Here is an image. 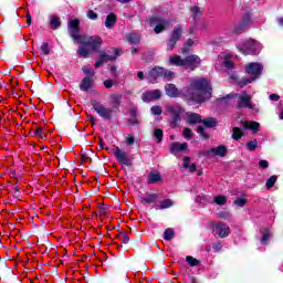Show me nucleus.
Segmentation results:
<instances>
[{"label":"nucleus","mask_w":283,"mask_h":283,"mask_svg":"<svg viewBox=\"0 0 283 283\" xmlns=\"http://www.w3.org/2000/svg\"><path fill=\"white\" fill-rule=\"evenodd\" d=\"M134 143H136V138H134L133 135H128L126 137V145L132 146V145H134Z\"/></svg>","instance_id":"obj_52"},{"label":"nucleus","mask_w":283,"mask_h":283,"mask_svg":"<svg viewBox=\"0 0 283 283\" xmlns=\"http://www.w3.org/2000/svg\"><path fill=\"white\" fill-rule=\"evenodd\" d=\"M175 73L170 70L164 69L161 78H165L166 81H174Z\"/></svg>","instance_id":"obj_34"},{"label":"nucleus","mask_w":283,"mask_h":283,"mask_svg":"<svg viewBox=\"0 0 283 283\" xmlns=\"http://www.w3.org/2000/svg\"><path fill=\"white\" fill-rule=\"evenodd\" d=\"M202 123L205 127H216V125H218V122L213 117L206 118L202 120Z\"/></svg>","instance_id":"obj_36"},{"label":"nucleus","mask_w":283,"mask_h":283,"mask_svg":"<svg viewBox=\"0 0 283 283\" xmlns=\"http://www.w3.org/2000/svg\"><path fill=\"white\" fill-rule=\"evenodd\" d=\"M259 167H261L262 169H268L269 168V161L260 160L259 161Z\"/></svg>","instance_id":"obj_58"},{"label":"nucleus","mask_w":283,"mask_h":283,"mask_svg":"<svg viewBox=\"0 0 283 283\" xmlns=\"http://www.w3.org/2000/svg\"><path fill=\"white\" fill-rule=\"evenodd\" d=\"M210 154H213L214 156H221L224 157L227 156V147L226 146H218L216 148H212L210 150Z\"/></svg>","instance_id":"obj_25"},{"label":"nucleus","mask_w":283,"mask_h":283,"mask_svg":"<svg viewBox=\"0 0 283 283\" xmlns=\"http://www.w3.org/2000/svg\"><path fill=\"white\" fill-rule=\"evenodd\" d=\"M82 71L84 72V74H86V76H94V71L90 70V67L87 66H83Z\"/></svg>","instance_id":"obj_54"},{"label":"nucleus","mask_w":283,"mask_h":283,"mask_svg":"<svg viewBox=\"0 0 283 283\" xmlns=\"http://www.w3.org/2000/svg\"><path fill=\"white\" fill-rule=\"evenodd\" d=\"M155 138H157V143L163 142V129L160 128L155 129Z\"/></svg>","instance_id":"obj_45"},{"label":"nucleus","mask_w":283,"mask_h":283,"mask_svg":"<svg viewBox=\"0 0 283 283\" xmlns=\"http://www.w3.org/2000/svg\"><path fill=\"white\" fill-rule=\"evenodd\" d=\"M262 64L258 62H251L245 65V73L250 74L251 77H243L238 82L239 87H247V85L258 81L262 76Z\"/></svg>","instance_id":"obj_4"},{"label":"nucleus","mask_w":283,"mask_h":283,"mask_svg":"<svg viewBox=\"0 0 283 283\" xmlns=\"http://www.w3.org/2000/svg\"><path fill=\"white\" fill-rule=\"evenodd\" d=\"M78 25H81V21L78 19H72L67 22L69 34L75 42H77L83 36L80 34Z\"/></svg>","instance_id":"obj_10"},{"label":"nucleus","mask_w":283,"mask_h":283,"mask_svg":"<svg viewBox=\"0 0 283 283\" xmlns=\"http://www.w3.org/2000/svg\"><path fill=\"white\" fill-rule=\"evenodd\" d=\"M140 202L143 205H156V202H158V195L150 193L147 197L142 198Z\"/></svg>","instance_id":"obj_19"},{"label":"nucleus","mask_w":283,"mask_h":283,"mask_svg":"<svg viewBox=\"0 0 283 283\" xmlns=\"http://www.w3.org/2000/svg\"><path fill=\"white\" fill-rule=\"evenodd\" d=\"M247 149H249V151H255V149H258V139L248 142L245 144Z\"/></svg>","instance_id":"obj_38"},{"label":"nucleus","mask_w":283,"mask_h":283,"mask_svg":"<svg viewBox=\"0 0 283 283\" xmlns=\"http://www.w3.org/2000/svg\"><path fill=\"white\" fill-rule=\"evenodd\" d=\"M184 169H189L190 172L196 171L197 167H196V164H191V158L189 157L184 158Z\"/></svg>","instance_id":"obj_28"},{"label":"nucleus","mask_w":283,"mask_h":283,"mask_svg":"<svg viewBox=\"0 0 283 283\" xmlns=\"http://www.w3.org/2000/svg\"><path fill=\"white\" fill-rule=\"evenodd\" d=\"M176 237V232L171 228H167L164 232V240H167V242L174 240Z\"/></svg>","instance_id":"obj_30"},{"label":"nucleus","mask_w":283,"mask_h":283,"mask_svg":"<svg viewBox=\"0 0 283 283\" xmlns=\"http://www.w3.org/2000/svg\"><path fill=\"white\" fill-rule=\"evenodd\" d=\"M238 50L242 52V54L249 55H255L259 52H262V44L255 40H242L239 43H237Z\"/></svg>","instance_id":"obj_6"},{"label":"nucleus","mask_w":283,"mask_h":283,"mask_svg":"<svg viewBox=\"0 0 283 283\" xmlns=\"http://www.w3.org/2000/svg\"><path fill=\"white\" fill-rule=\"evenodd\" d=\"M76 43L82 44L77 51L80 56L87 59V56H90V52H98V50H101V45H103V39L98 35L83 34V36Z\"/></svg>","instance_id":"obj_2"},{"label":"nucleus","mask_w":283,"mask_h":283,"mask_svg":"<svg viewBox=\"0 0 283 283\" xmlns=\"http://www.w3.org/2000/svg\"><path fill=\"white\" fill-rule=\"evenodd\" d=\"M92 106L101 118H104V120H112V114H114V109L107 108L105 105L96 101L92 102Z\"/></svg>","instance_id":"obj_9"},{"label":"nucleus","mask_w":283,"mask_h":283,"mask_svg":"<svg viewBox=\"0 0 283 283\" xmlns=\"http://www.w3.org/2000/svg\"><path fill=\"white\" fill-rule=\"evenodd\" d=\"M169 65H175L176 67H185V70H197V67H200V63H202V60H200V56L196 54L188 55L185 59H181L180 55H174L170 56Z\"/></svg>","instance_id":"obj_3"},{"label":"nucleus","mask_w":283,"mask_h":283,"mask_svg":"<svg viewBox=\"0 0 283 283\" xmlns=\"http://www.w3.org/2000/svg\"><path fill=\"white\" fill-rule=\"evenodd\" d=\"M120 98H123V96L116 93L109 96V99L114 107H118L120 105Z\"/></svg>","instance_id":"obj_33"},{"label":"nucleus","mask_w":283,"mask_h":283,"mask_svg":"<svg viewBox=\"0 0 283 283\" xmlns=\"http://www.w3.org/2000/svg\"><path fill=\"white\" fill-rule=\"evenodd\" d=\"M166 112L172 116L170 120V127L172 129H176V127H178L180 123V117L182 116V113L185 111L178 104H172L166 106Z\"/></svg>","instance_id":"obj_7"},{"label":"nucleus","mask_w":283,"mask_h":283,"mask_svg":"<svg viewBox=\"0 0 283 283\" xmlns=\"http://www.w3.org/2000/svg\"><path fill=\"white\" fill-rule=\"evenodd\" d=\"M270 101H275V102L280 101V95H277L275 93L271 94L270 95Z\"/></svg>","instance_id":"obj_59"},{"label":"nucleus","mask_w":283,"mask_h":283,"mask_svg":"<svg viewBox=\"0 0 283 283\" xmlns=\"http://www.w3.org/2000/svg\"><path fill=\"white\" fill-rule=\"evenodd\" d=\"M213 231L216 232L217 235L220 238H229L231 233V228L224 222L217 223L212 226Z\"/></svg>","instance_id":"obj_13"},{"label":"nucleus","mask_w":283,"mask_h":283,"mask_svg":"<svg viewBox=\"0 0 283 283\" xmlns=\"http://www.w3.org/2000/svg\"><path fill=\"white\" fill-rule=\"evenodd\" d=\"M40 50H41V54H43L44 56H48V54H50V43L43 42L40 46Z\"/></svg>","instance_id":"obj_37"},{"label":"nucleus","mask_w":283,"mask_h":283,"mask_svg":"<svg viewBox=\"0 0 283 283\" xmlns=\"http://www.w3.org/2000/svg\"><path fill=\"white\" fill-rule=\"evenodd\" d=\"M27 25H32V15L30 13L27 14Z\"/></svg>","instance_id":"obj_60"},{"label":"nucleus","mask_w":283,"mask_h":283,"mask_svg":"<svg viewBox=\"0 0 283 283\" xmlns=\"http://www.w3.org/2000/svg\"><path fill=\"white\" fill-rule=\"evenodd\" d=\"M128 125L130 127H138V125H140V120H138V118L128 119Z\"/></svg>","instance_id":"obj_49"},{"label":"nucleus","mask_w":283,"mask_h":283,"mask_svg":"<svg viewBox=\"0 0 283 283\" xmlns=\"http://www.w3.org/2000/svg\"><path fill=\"white\" fill-rule=\"evenodd\" d=\"M116 21H117L116 14L109 13L105 20V28H107L108 30H112V28L116 25Z\"/></svg>","instance_id":"obj_21"},{"label":"nucleus","mask_w":283,"mask_h":283,"mask_svg":"<svg viewBox=\"0 0 283 283\" xmlns=\"http://www.w3.org/2000/svg\"><path fill=\"white\" fill-rule=\"evenodd\" d=\"M92 87V78L91 77H84L80 84V88L82 92H87Z\"/></svg>","instance_id":"obj_27"},{"label":"nucleus","mask_w":283,"mask_h":283,"mask_svg":"<svg viewBox=\"0 0 283 283\" xmlns=\"http://www.w3.org/2000/svg\"><path fill=\"white\" fill-rule=\"evenodd\" d=\"M160 180H163L160 172H156V171L149 172L148 185H156V182H160Z\"/></svg>","instance_id":"obj_22"},{"label":"nucleus","mask_w":283,"mask_h":283,"mask_svg":"<svg viewBox=\"0 0 283 283\" xmlns=\"http://www.w3.org/2000/svg\"><path fill=\"white\" fill-rule=\"evenodd\" d=\"M20 190L21 189L19 188V186L17 184H13L11 186V193H13V196H14V198H17V200H19V198H20V195H19Z\"/></svg>","instance_id":"obj_41"},{"label":"nucleus","mask_w":283,"mask_h":283,"mask_svg":"<svg viewBox=\"0 0 283 283\" xmlns=\"http://www.w3.org/2000/svg\"><path fill=\"white\" fill-rule=\"evenodd\" d=\"M197 133L199 134V136H201V138H205V139L209 138V135L205 133V127L202 126H199L197 128Z\"/></svg>","instance_id":"obj_46"},{"label":"nucleus","mask_w":283,"mask_h":283,"mask_svg":"<svg viewBox=\"0 0 283 283\" xmlns=\"http://www.w3.org/2000/svg\"><path fill=\"white\" fill-rule=\"evenodd\" d=\"M151 25H155L154 32L156 34H160V32H165L169 25H171V21L169 20H163L160 18H151L150 19Z\"/></svg>","instance_id":"obj_11"},{"label":"nucleus","mask_w":283,"mask_h":283,"mask_svg":"<svg viewBox=\"0 0 283 283\" xmlns=\"http://www.w3.org/2000/svg\"><path fill=\"white\" fill-rule=\"evenodd\" d=\"M230 78H232V81H238V73H231Z\"/></svg>","instance_id":"obj_63"},{"label":"nucleus","mask_w":283,"mask_h":283,"mask_svg":"<svg viewBox=\"0 0 283 283\" xmlns=\"http://www.w3.org/2000/svg\"><path fill=\"white\" fill-rule=\"evenodd\" d=\"M164 67L157 66L150 70L147 74L148 83H156L157 78L163 77Z\"/></svg>","instance_id":"obj_16"},{"label":"nucleus","mask_w":283,"mask_h":283,"mask_svg":"<svg viewBox=\"0 0 283 283\" xmlns=\"http://www.w3.org/2000/svg\"><path fill=\"white\" fill-rule=\"evenodd\" d=\"M50 28L51 30H59L61 28V19L56 15H51L50 17Z\"/></svg>","instance_id":"obj_26"},{"label":"nucleus","mask_w":283,"mask_h":283,"mask_svg":"<svg viewBox=\"0 0 283 283\" xmlns=\"http://www.w3.org/2000/svg\"><path fill=\"white\" fill-rule=\"evenodd\" d=\"M170 207H174V201L171 199H165L159 202V205L155 206L156 211H160L163 209H169Z\"/></svg>","instance_id":"obj_23"},{"label":"nucleus","mask_w":283,"mask_h":283,"mask_svg":"<svg viewBox=\"0 0 283 283\" xmlns=\"http://www.w3.org/2000/svg\"><path fill=\"white\" fill-rule=\"evenodd\" d=\"M241 126L244 129H251L254 134H258V129H260V123L258 122L242 120Z\"/></svg>","instance_id":"obj_18"},{"label":"nucleus","mask_w":283,"mask_h":283,"mask_svg":"<svg viewBox=\"0 0 283 283\" xmlns=\"http://www.w3.org/2000/svg\"><path fill=\"white\" fill-rule=\"evenodd\" d=\"M244 136V133H242V128L240 127H233L232 128V138L233 140H240Z\"/></svg>","instance_id":"obj_31"},{"label":"nucleus","mask_w":283,"mask_h":283,"mask_svg":"<svg viewBox=\"0 0 283 283\" xmlns=\"http://www.w3.org/2000/svg\"><path fill=\"white\" fill-rule=\"evenodd\" d=\"M163 96V92L160 90L147 91L142 94V101L144 103H151V101H158Z\"/></svg>","instance_id":"obj_14"},{"label":"nucleus","mask_w":283,"mask_h":283,"mask_svg":"<svg viewBox=\"0 0 283 283\" xmlns=\"http://www.w3.org/2000/svg\"><path fill=\"white\" fill-rule=\"evenodd\" d=\"M190 15L192 17L193 21H199L200 17H202V9L196 6L190 8Z\"/></svg>","instance_id":"obj_24"},{"label":"nucleus","mask_w":283,"mask_h":283,"mask_svg":"<svg viewBox=\"0 0 283 283\" xmlns=\"http://www.w3.org/2000/svg\"><path fill=\"white\" fill-rule=\"evenodd\" d=\"M231 98H238L237 107L239 109L247 108V109H253V104L251 103V95L247 92H242L241 94L230 93L226 97H222L219 99V103L221 105H229V101Z\"/></svg>","instance_id":"obj_5"},{"label":"nucleus","mask_w":283,"mask_h":283,"mask_svg":"<svg viewBox=\"0 0 283 283\" xmlns=\"http://www.w3.org/2000/svg\"><path fill=\"white\" fill-rule=\"evenodd\" d=\"M224 67H227V70H233L234 64L231 60H226L223 63Z\"/></svg>","instance_id":"obj_55"},{"label":"nucleus","mask_w":283,"mask_h":283,"mask_svg":"<svg viewBox=\"0 0 283 283\" xmlns=\"http://www.w3.org/2000/svg\"><path fill=\"white\" fill-rule=\"evenodd\" d=\"M128 42H130L133 45H138L140 43V35L137 33H129Z\"/></svg>","instance_id":"obj_32"},{"label":"nucleus","mask_w":283,"mask_h":283,"mask_svg":"<svg viewBox=\"0 0 283 283\" xmlns=\"http://www.w3.org/2000/svg\"><path fill=\"white\" fill-rule=\"evenodd\" d=\"M234 205L237 207H244V205H247V199H244V198H237L235 201H234Z\"/></svg>","instance_id":"obj_47"},{"label":"nucleus","mask_w":283,"mask_h":283,"mask_svg":"<svg viewBox=\"0 0 283 283\" xmlns=\"http://www.w3.org/2000/svg\"><path fill=\"white\" fill-rule=\"evenodd\" d=\"M87 19H91L92 21H96L98 19V14H96V12L90 10L87 12Z\"/></svg>","instance_id":"obj_50"},{"label":"nucleus","mask_w":283,"mask_h":283,"mask_svg":"<svg viewBox=\"0 0 283 283\" xmlns=\"http://www.w3.org/2000/svg\"><path fill=\"white\" fill-rule=\"evenodd\" d=\"M218 218H221V220H229L231 218V214L227 211H221L218 213Z\"/></svg>","instance_id":"obj_48"},{"label":"nucleus","mask_w":283,"mask_h":283,"mask_svg":"<svg viewBox=\"0 0 283 283\" xmlns=\"http://www.w3.org/2000/svg\"><path fill=\"white\" fill-rule=\"evenodd\" d=\"M137 77L139 78V81H144L145 80V73H143V71H139L137 73Z\"/></svg>","instance_id":"obj_62"},{"label":"nucleus","mask_w":283,"mask_h":283,"mask_svg":"<svg viewBox=\"0 0 283 283\" xmlns=\"http://www.w3.org/2000/svg\"><path fill=\"white\" fill-rule=\"evenodd\" d=\"M165 93L169 98H180L185 96L191 103H205L211 98V84L207 78L192 80L189 88L180 91L175 84H166Z\"/></svg>","instance_id":"obj_1"},{"label":"nucleus","mask_w":283,"mask_h":283,"mask_svg":"<svg viewBox=\"0 0 283 283\" xmlns=\"http://www.w3.org/2000/svg\"><path fill=\"white\" fill-rule=\"evenodd\" d=\"M113 156L117 159L119 165H125L126 167H132V158L127 156V153L125 150L119 149L118 147H115L113 149Z\"/></svg>","instance_id":"obj_12"},{"label":"nucleus","mask_w":283,"mask_h":283,"mask_svg":"<svg viewBox=\"0 0 283 283\" xmlns=\"http://www.w3.org/2000/svg\"><path fill=\"white\" fill-rule=\"evenodd\" d=\"M182 136H184V138H186V140H191V138L193 136V132H191L190 128H184Z\"/></svg>","instance_id":"obj_42"},{"label":"nucleus","mask_w":283,"mask_h":283,"mask_svg":"<svg viewBox=\"0 0 283 283\" xmlns=\"http://www.w3.org/2000/svg\"><path fill=\"white\" fill-rule=\"evenodd\" d=\"M109 71L112 72V74H114V76H116V66H111Z\"/></svg>","instance_id":"obj_64"},{"label":"nucleus","mask_w":283,"mask_h":283,"mask_svg":"<svg viewBox=\"0 0 283 283\" xmlns=\"http://www.w3.org/2000/svg\"><path fill=\"white\" fill-rule=\"evenodd\" d=\"M33 136H35L36 138H45V134L43 133V128L38 127V128L33 132Z\"/></svg>","instance_id":"obj_44"},{"label":"nucleus","mask_w":283,"mask_h":283,"mask_svg":"<svg viewBox=\"0 0 283 283\" xmlns=\"http://www.w3.org/2000/svg\"><path fill=\"white\" fill-rule=\"evenodd\" d=\"M120 240H122L123 244H129V237L126 233H123L120 235Z\"/></svg>","instance_id":"obj_56"},{"label":"nucleus","mask_w":283,"mask_h":283,"mask_svg":"<svg viewBox=\"0 0 283 283\" xmlns=\"http://www.w3.org/2000/svg\"><path fill=\"white\" fill-rule=\"evenodd\" d=\"M214 202H216V205H219L220 207H222V206L227 205V197H224V196H217L214 198Z\"/></svg>","instance_id":"obj_40"},{"label":"nucleus","mask_w":283,"mask_h":283,"mask_svg":"<svg viewBox=\"0 0 283 283\" xmlns=\"http://www.w3.org/2000/svg\"><path fill=\"white\" fill-rule=\"evenodd\" d=\"M186 262L189 263L190 266H198V264H200V261L191 255L186 256Z\"/></svg>","instance_id":"obj_39"},{"label":"nucleus","mask_w":283,"mask_h":283,"mask_svg":"<svg viewBox=\"0 0 283 283\" xmlns=\"http://www.w3.org/2000/svg\"><path fill=\"white\" fill-rule=\"evenodd\" d=\"M202 120V117L196 113H191L188 115V123L189 125H196Z\"/></svg>","instance_id":"obj_29"},{"label":"nucleus","mask_w":283,"mask_h":283,"mask_svg":"<svg viewBox=\"0 0 283 283\" xmlns=\"http://www.w3.org/2000/svg\"><path fill=\"white\" fill-rule=\"evenodd\" d=\"M182 36V27L178 24L174 28V30L170 33V38L167 41V52H171L174 48H176V43L180 41Z\"/></svg>","instance_id":"obj_8"},{"label":"nucleus","mask_w":283,"mask_h":283,"mask_svg":"<svg viewBox=\"0 0 283 283\" xmlns=\"http://www.w3.org/2000/svg\"><path fill=\"white\" fill-rule=\"evenodd\" d=\"M120 56V49H113L112 51H108V53H105V51H102L99 53V59L104 61V63H107V61H116Z\"/></svg>","instance_id":"obj_15"},{"label":"nucleus","mask_w":283,"mask_h":283,"mask_svg":"<svg viewBox=\"0 0 283 283\" xmlns=\"http://www.w3.org/2000/svg\"><path fill=\"white\" fill-rule=\"evenodd\" d=\"M271 239V233H264L261 238V244H266L269 240Z\"/></svg>","instance_id":"obj_51"},{"label":"nucleus","mask_w":283,"mask_h":283,"mask_svg":"<svg viewBox=\"0 0 283 283\" xmlns=\"http://www.w3.org/2000/svg\"><path fill=\"white\" fill-rule=\"evenodd\" d=\"M276 182H277V176L275 175L271 176L265 182L266 189H273Z\"/></svg>","instance_id":"obj_35"},{"label":"nucleus","mask_w":283,"mask_h":283,"mask_svg":"<svg viewBox=\"0 0 283 283\" xmlns=\"http://www.w3.org/2000/svg\"><path fill=\"white\" fill-rule=\"evenodd\" d=\"M103 63H105V61H104V60H101V59L98 57V60L95 62V67H96V69L101 67V65H103Z\"/></svg>","instance_id":"obj_61"},{"label":"nucleus","mask_w":283,"mask_h":283,"mask_svg":"<svg viewBox=\"0 0 283 283\" xmlns=\"http://www.w3.org/2000/svg\"><path fill=\"white\" fill-rule=\"evenodd\" d=\"M150 113L153 116H160V114H163V108L160 106H153Z\"/></svg>","instance_id":"obj_43"},{"label":"nucleus","mask_w":283,"mask_h":283,"mask_svg":"<svg viewBox=\"0 0 283 283\" xmlns=\"http://www.w3.org/2000/svg\"><path fill=\"white\" fill-rule=\"evenodd\" d=\"M189 145L187 143L180 144V143H174L170 145V154L174 156H178L180 151H187Z\"/></svg>","instance_id":"obj_17"},{"label":"nucleus","mask_w":283,"mask_h":283,"mask_svg":"<svg viewBox=\"0 0 283 283\" xmlns=\"http://www.w3.org/2000/svg\"><path fill=\"white\" fill-rule=\"evenodd\" d=\"M104 87H106V90H112V87H114V81L105 80L104 81Z\"/></svg>","instance_id":"obj_53"},{"label":"nucleus","mask_w":283,"mask_h":283,"mask_svg":"<svg viewBox=\"0 0 283 283\" xmlns=\"http://www.w3.org/2000/svg\"><path fill=\"white\" fill-rule=\"evenodd\" d=\"M250 21H251V18L249 17L243 18V20L239 23V25L234 28L233 30L234 34H240L242 30H244V28L249 25Z\"/></svg>","instance_id":"obj_20"},{"label":"nucleus","mask_w":283,"mask_h":283,"mask_svg":"<svg viewBox=\"0 0 283 283\" xmlns=\"http://www.w3.org/2000/svg\"><path fill=\"white\" fill-rule=\"evenodd\" d=\"M212 249L216 253L222 251V243L218 242L214 245H212Z\"/></svg>","instance_id":"obj_57"}]
</instances>
